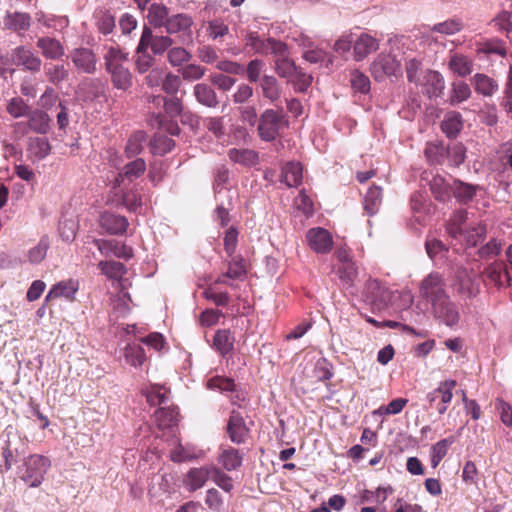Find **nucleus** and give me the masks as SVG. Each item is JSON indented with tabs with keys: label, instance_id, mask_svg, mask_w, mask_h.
I'll list each match as a JSON object with an SVG mask.
<instances>
[{
	"label": "nucleus",
	"instance_id": "nucleus-1",
	"mask_svg": "<svg viewBox=\"0 0 512 512\" xmlns=\"http://www.w3.org/2000/svg\"><path fill=\"white\" fill-rule=\"evenodd\" d=\"M429 40V36L421 37L419 40H411L409 38L401 37L396 39L399 48L403 50V57L400 59L405 62L407 78L410 82H418V71L422 64V55L424 54L425 42Z\"/></svg>",
	"mask_w": 512,
	"mask_h": 512
},
{
	"label": "nucleus",
	"instance_id": "nucleus-2",
	"mask_svg": "<svg viewBox=\"0 0 512 512\" xmlns=\"http://www.w3.org/2000/svg\"><path fill=\"white\" fill-rule=\"evenodd\" d=\"M98 268L101 273L110 279L118 280L120 287V294L113 300L115 309H119L121 313H126L129 310L128 302H131L130 295L125 292V281L122 280L123 275L126 273V267L116 261H100Z\"/></svg>",
	"mask_w": 512,
	"mask_h": 512
},
{
	"label": "nucleus",
	"instance_id": "nucleus-3",
	"mask_svg": "<svg viewBox=\"0 0 512 512\" xmlns=\"http://www.w3.org/2000/svg\"><path fill=\"white\" fill-rule=\"evenodd\" d=\"M288 126L283 110L266 109L259 118L258 133L262 140L272 141Z\"/></svg>",
	"mask_w": 512,
	"mask_h": 512
},
{
	"label": "nucleus",
	"instance_id": "nucleus-4",
	"mask_svg": "<svg viewBox=\"0 0 512 512\" xmlns=\"http://www.w3.org/2000/svg\"><path fill=\"white\" fill-rule=\"evenodd\" d=\"M24 466L25 471L22 473L21 479L30 487H38L44 480V475L51 463L47 457L34 454L25 460Z\"/></svg>",
	"mask_w": 512,
	"mask_h": 512
},
{
	"label": "nucleus",
	"instance_id": "nucleus-5",
	"mask_svg": "<svg viewBox=\"0 0 512 512\" xmlns=\"http://www.w3.org/2000/svg\"><path fill=\"white\" fill-rule=\"evenodd\" d=\"M481 280L477 272L460 268L453 284L456 293L464 300L473 299L480 293Z\"/></svg>",
	"mask_w": 512,
	"mask_h": 512
},
{
	"label": "nucleus",
	"instance_id": "nucleus-6",
	"mask_svg": "<svg viewBox=\"0 0 512 512\" xmlns=\"http://www.w3.org/2000/svg\"><path fill=\"white\" fill-rule=\"evenodd\" d=\"M419 295L431 306L448 297L444 278L437 272L427 275L420 284Z\"/></svg>",
	"mask_w": 512,
	"mask_h": 512
},
{
	"label": "nucleus",
	"instance_id": "nucleus-7",
	"mask_svg": "<svg viewBox=\"0 0 512 512\" xmlns=\"http://www.w3.org/2000/svg\"><path fill=\"white\" fill-rule=\"evenodd\" d=\"M431 314L435 320L449 328L458 326L461 319L459 307L450 296L432 305Z\"/></svg>",
	"mask_w": 512,
	"mask_h": 512
},
{
	"label": "nucleus",
	"instance_id": "nucleus-8",
	"mask_svg": "<svg viewBox=\"0 0 512 512\" xmlns=\"http://www.w3.org/2000/svg\"><path fill=\"white\" fill-rule=\"evenodd\" d=\"M391 291L380 281L369 279L364 288L363 297L373 310L386 308L391 300Z\"/></svg>",
	"mask_w": 512,
	"mask_h": 512
},
{
	"label": "nucleus",
	"instance_id": "nucleus-9",
	"mask_svg": "<svg viewBox=\"0 0 512 512\" xmlns=\"http://www.w3.org/2000/svg\"><path fill=\"white\" fill-rule=\"evenodd\" d=\"M397 54H379L372 62L371 74L377 81L386 77L396 76L401 71V60Z\"/></svg>",
	"mask_w": 512,
	"mask_h": 512
},
{
	"label": "nucleus",
	"instance_id": "nucleus-10",
	"mask_svg": "<svg viewBox=\"0 0 512 512\" xmlns=\"http://www.w3.org/2000/svg\"><path fill=\"white\" fill-rule=\"evenodd\" d=\"M173 44L172 38L164 35L154 36L151 28L145 25L139 40V50L144 51L150 48L154 55H162L168 52Z\"/></svg>",
	"mask_w": 512,
	"mask_h": 512
},
{
	"label": "nucleus",
	"instance_id": "nucleus-11",
	"mask_svg": "<svg viewBox=\"0 0 512 512\" xmlns=\"http://www.w3.org/2000/svg\"><path fill=\"white\" fill-rule=\"evenodd\" d=\"M284 44L274 38H261L256 33H249L245 38V46L262 56L270 54L274 56Z\"/></svg>",
	"mask_w": 512,
	"mask_h": 512
},
{
	"label": "nucleus",
	"instance_id": "nucleus-12",
	"mask_svg": "<svg viewBox=\"0 0 512 512\" xmlns=\"http://www.w3.org/2000/svg\"><path fill=\"white\" fill-rule=\"evenodd\" d=\"M226 272L220 274L215 280V284L228 285L234 288V284L229 283L227 280H244L247 275V269L244 264L243 258L240 256H233L228 261Z\"/></svg>",
	"mask_w": 512,
	"mask_h": 512
},
{
	"label": "nucleus",
	"instance_id": "nucleus-13",
	"mask_svg": "<svg viewBox=\"0 0 512 512\" xmlns=\"http://www.w3.org/2000/svg\"><path fill=\"white\" fill-rule=\"evenodd\" d=\"M306 239L309 247L316 253H327L333 246L331 234L321 227L311 228L308 230Z\"/></svg>",
	"mask_w": 512,
	"mask_h": 512
},
{
	"label": "nucleus",
	"instance_id": "nucleus-14",
	"mask_svg": "<svg viewBox=\"0 0 512 512\" xmlns=\"http://www.w3.org/2000/svg\"><path fill=\"white\" fill-rule=\"evenodd\" d=\"M70 58L75 67L87 74H93L96 71L97 57L89 48H76L71 51Z\"/></svg>",
	"mask_w": 512,
	"mask_h": 512
},
{
	"label": "nucleus",
	"instance_id": "nucleus-15",
	"mask_svg": "<svg viewBox=\"0 0 512 512\" xmlns=\"http://www.w3.org/2000/svg\"><path fill=\"white\" fill-rule=\"evenodd\" d=\"M93 243L100 253L106 257L115 256L117 258L129 259L133 256L132 248L117 240L94 239Z\"/></svg>",
	"mask_w": 512,
	"mask_h": 512
},
{
	"label": "nucleus",
	"instance_id": "nucleus-16",
	"mask_svg": "<svg viewBox=\"0 0 512 512\" xmlns=\"http://www.w3.org/2000/svg\"><path fill=\"white\" fill-rule=\"evenodd\" d=\"M299 67L289 57V50L286 44L274 55V69L277 75L284 79H291Z\"/></svg>",
	"mask_w": 512,
	"mask_h": 512
},
{
	"label": "nucleus",
	"instance_id": "nucleus-17",
	"mask_svg": "<svg viewBox=\"0 0 512 512\" xmlns=\"http://www.w3.org/2000/svg\"><path fill=\"white\" fill-rule=\"evenodd\" d=\"M11 60L15 65L23 66L26 70L32 72H38L41 69V59L23 46L17 47L12 51Z\"/></svg>",
	"mask_w": 512,
	"mask_h": 512
},
{
	"label": "nucleus",
	"instance_id": "nucleus-18",
	"mask_svg": "<svg viewBox=\"0 0 512 512\" xmlns=\"http://www.w3.org/2000/svg\"><path fill=\"white\" fill-rule=\"evenodd\" d=\"M379 49V40L368 33H361L354 39L353 53L356 61H362Z\"/></svg>",
	"mask_w": 512,
	"mask_h": 512
},
{
	"label": "nucleus",
	"instance_id": "nucleus-19",
	"mask_svg": "<svg viewBox=\"0 0 512 512\" xmlns=\"http://www.w3.org/2000/svg\"><path fill=\"white\" fill-rule=\"evenodd\" d=\"M227 432L232 442L241 444L245 441L248 429L246 428L242 415L238 411L233 410L231 412Z\"/></svg>",
	"mask_w": 512,
	"mask_h": 512
},
{
	"label": "nucleus",
	"instance_id": "nucleus-20",
	"mask_svg": "<svg viewBox=\"0 0 512 512\" xmlns=\"http://www.w3.org/2000/svg\"><path fill=\"white\" fill-rule=\"evenodd\" d=\"M211 476V465L192 468L188 471L185 484L189 491L202 488Z\"/></svg>",
	"mask_w": 512,
	"mask_h": 512
},
{
	"label": "nucleus",
	"instance_id": "nucleus-21",
	"mask_svg": "<svg viewBox=\"0 0 512 512\" xmlns=\"http://www.w3.org/2000/svg\"><path fill=\"white\" fill-rule=\"evenodd\" d=\"M105 54L103 56L107 72L115 70L124 65L128 60V53L120 49L118 45H105Z\"/></svg>",
	"mask_w": 512,
	"mask_h": 512
},
{
	"label": "nucleus",
	"instance_id": "nucleus-22",
	"mask_svg": "<svg viewBox=\"0 0 512 512\" xmlns=\"http://www.w3.org/2000/svg\"><path fill=\"white\" fill-rule=\"evenodd\" d=\"M424 92L429 98H436L442 95L445 82L442 75L437 71H427L424 76Z\"/></svg>",
	"mask_w": 512,
	"mask_h": 512
},
{
	"label": "nucleus",
	"instance_id": "nucleus-23",
	"mask_svg": "<svg viewBox=\"0 0 512 512\" xmlns=\"http://www.w3.org/2000/svg\"><path fill=\"white\" fill-rule=\"evenodd\" d=\"M259 86L263 97L271 103H275L281 98L282 87L274 76L264 75L260 79Z\"/></svg>",
	"mask_w": 512,
	"mask_h": 512
},
{
	"label": "nucleus",
	"instance_id": "nucleus-24",
	"mask_svg": "<svg viewBox=\"0 0 512 512\" xmlns=\"http://www.w3.org/2000/svg\"><path fill=\"white\" fill-rule=\"evenodd\" d=\"M101 227L110 234H121L126 231L128 221L124 216L105 212L100 218Z\"/></svg>",
	"mask_w": 512,
	"mask_h": 512
},
{
	"label": "nucleus",
	"instance_id": "nucleus-25",
	"mask_svg": "<svg viewBox=\"0 0 512 512\" xmlns=\"http://www.w3.org/2000/svg\"><path fill=\"white\" fill-rule=\"evenodd\" d=\"M37 47L47 59H59L64 55V48L61 43L51 37H41L37 40Z\"/></svg>",
	"mask_w": 512,
	"mask_h": 512
},
{
	"label": "nucleus",
	"instance_id": "nucleus-26",
	"mask_svg": "<svg viewBox=\"0 0 512 512\" xmlns=\"http://www.w3.org/2000/svg\"><path fill=\"white\" fill-rule=\"evenodd\" d=\"M474 90L484 97H492L498 91V83L491 77L477 73L472 78Z\"/></svg>",
	"mask_w": 512,
	"mask_h": 512
},
{
	"label": "nucleus",
	"instance_id": "nucleus-27",
	"mask_svg": "<svg viewBox=\"0 0 512 512\" xmlns=\"http://www.w3.org/2000/svg\"><path fill=\"white\" fill-rule=\"evenodd\" d=\"M463 128L462 115L457 111H449L445 114L441 122V129L443 133L449 137H456Z\"/></svg>",
	"mask_w": 512,
	"mask_h": 512
},
{
	"label": "nucleus",
	"instance_id": "nucleus-28",
	"mask_svg": "<svg viewBox=\"0 0 512 512\" xmlns=\"http://www.w3.org/2000/svg\"><path fill=\"white\" fill-rule=\"evenodd\" d=\"M78 290V283L74 280L61 281L55 284L48 294L46 295V301H50L55 298L64 297L68 300L73 299L75 293Z\"/></svg>",
	"mask_w": 512,
	"mask_h": 512
},
{
	"label": "nucleus",
	"instance_id": "nucleus-29",
	"mask_svg": "<svg viewBox=\"0 0 512 512\" xmlns=\"http://www.w3.org/2000/svg\"><path fill=\"white\" fill-rule=\"evenodd\" d=\"M51 146L47 138L33 137L28 141V155L33 161H40L49 155Z\"/></svg>",
	"mask_w": 512,
	"mask_h": 512
},
{
	"label": "nucleus",
	"instance_id": "nucleus-30",
	"mask_svg": "<svg viewBox=\"0 0 512 512\" xmlns=\"http://www.w3.org/2000/svg\"><path fill=\"white\" fill-rule=\"evenodd\" d=\"M192 18L187 14H176L168 18L165 29L169 34L180 32L191 34Z\"/></svg>",
	"mask_w": 512,
	"mask_h": 512
},
{
	"label": "nucleus",
	"instance_id": "nucleus-31",
	"mask_svg": "<svg viewBox=\"0 0 512 512\" xmlns=\"http://www.w3.org/2000/svg\"><path fill=\"white\" fill-rule=\"evenodd\" d=\"M489 282L495 286L502 287L509 282V273L502 263H492L484 271Z\"/></svg>",
	"mask_w": 512,
	"mask_h": 512
},
{
	"label": "nucleus",
	"instance_id": "nucleus-32",
	"mask_svg": "<svg viewBox=\"0 0 512 512\" xmlns=\"http://www.w3.org/2000/svg\"><path fill=\"white\" fill-rule=\"evenodd\" d=\"M193 93L196 100L204 106L215 108L219 103L214 89L207 84H196Z\"/></svg>",
	"mask_w": 512,
	"mask_h": 512
},
{
	"label": "nucleus",
	"instance_id": "nucleus-33",
	"mask_svg": "<svg viewBox=\"0 0 512 512\" xmlns=\"http://www.w3.org/2000/svg\"><path fill=\"white\" fill-rule=\"evenodd\" d=\"M228 157L232 162L246 167H251L258 163V153L251 149H230Z\"/></svg>",
	"mask_w": 512,
	"mask_h": 512
},
{
	"label": "nucleus",
	"instance_id": "nucleus-34",
	"mask_svg": "<svg viewBox=\"0 0 512 512\" xmlns=\"http://www.w3.org/2000/svg\"><path fill=\"white\" fill-rule=\"evenodd\" d=\"M283 181L288 187H297L303 178V169L298 162H288L282 169Z\"/></svg>",
	"mask_w": 512,
	"mask_h": 512
},
{
	"label": "nucleus",
	"instance_id": "nucleus-35",
	"mask_svg": "<svg viewBox=\"0 0 512 512\" xmlns=\"http://www.w3.org/2000/svg\"><path fill=\"white\" fill-rule=\"evenodd\" d=\"M235 338L230 330H218L213 339L214 348L225 356L233 350Z\"/></svg>",
	"mask_w": 512,
	"mask_h": 512
},
{
	"label": "nucleus",
	"instance_id": "nucleus-36",
	"mask_svg": "<svg viewBox=\"0 0 512 512\" xmlns=\"http://www.w3.org/2000/svg\"><path fill=\"white\" fill-rule=\"evenodd\" d=\"M28 126L36 133L46 134L50 128V118L47 113L35 110L29 115Z\"/></svg>",
	"mask_w": 512,
	"mask_h": 512
},
{
	"label": "nucleus",
	"instance_id": "nucleus-37",
	"mask_svg": "<svg viewBox=\"0 0 512 512\" xmlns=\"http://www.w3.org/2000/svg\"><path fill=\"white\" fill-rule=\"evenodd\" d=\"M382 202V190L379 186H371L365 194L363 206L368 215H374Z\"/></svg>",
	"mask_w": 512,
	"mask_h": 512
},
{
	"label": "nucleus",
	"instance_id": "nucleus-38",
	"mask_svg": "<svg viewBox=\"0 0 512 512\" xmlns=\"http://www.w3.org/2000/svg\"><path fill=\"white\" fill-rule=\"evenodd\" d=\"M168 9L166 6L153 3L148 8L147 19L154 27H165L168 21Z\"/></svg>",
	"mask_w": 512,
	"mask_h": 512
},
{
	"label": "nucleus",
	"instance_id": "nucleus-39",
	"mask_svg": "<svg viewBox=\"0 0 512 512\" xmlns=\"http://www.w3.org/2000/svg\"><path fill=\"white\" fill-rule=\"evenodd\" d=\"M155 420L161 429L169 428L178 421V412L173 407L161 406L155 411Z\"/></svg>",
	"mask_w": 512,
	"mask_h": 512
},
{
	"label": "nucleus",
	"instance_id": "nucleus-40",
	"mask_svg": "<svg viewBox=\"0 0 512 512\" xmlns=\"http://www.w3.org/2000/svg\"><path fill=\"white\" fill-rule=\"evenodd\" d=\"M218 460L224 469L227 471H233L241 466L242 455L234 448H227L223 449Z\"/></svg>",
	"mask_w": 512,
	"mask_h": 512
},
{
	"label": "nucleus",
	"instance_id": "nucleus-41",
	"mask_svg": "<svg viewBox=\"0 0 512 512\" xmlns=\"http://www.w3.org/2000/svg\"><path fill=\"white\" fill-rule=\"evenodd\" d=\"M467 212L464 210L455 212L452 217L449 220V223L447 225V232L448 234L453 237L457 238L458 236L462 235V233L465 231V228H468L469 225H467Z\"/></svg>",
	"mask_w": 512,
	"mask_h": 512
},
{
	"label": "nucleus",
	"instance_id": "nucleus-42",
	"mask_svg": "<svg viewBox=\"0 0 512 512\" xmlns=\"http://www.w3.org/2000/svg\"><path fill=\"white\" fill-rule=\"evenodd\" d=\"M486 235V228L481 223H469L468 228L462 233L466 244L468 246H476L482 242Z\"/></svg>",
	"mask_w": 512,
	"mask_h": 512
},
{
	"label": "nucleus",
	"instance_id": "nucleus-43",
	"mask_svg": "<svg viewBox=\"0 0 512 512\" xmlns=\"http://www.w3.org/2000/svg\"><path fill=\"white\" fill-rule=\"evenodd\" d=\"M472 91L464 81H456L452 83L449 103L458 105L471 97Z\"/></svg>",
	"mask_w": 512,
	"mask_h": 512
},
{
	"label": "nucleus",
	"instance_id": "nucleus-44",
	"mask_svg": "<svg viewBox=\"0 0 512 512\" xmlns=\"http://www.w3.org/2000/svg\"><path fill=\"white\" fill-rule=\"evenodd\" d=\"M4 24L7 28L15 31L27 30L30 26V16L22 12L8 13L5 16Z\"/></svg>",
	"mask_w": 512,
	"mask_h": 512
},
{
	"label": "nucleus",
	"instance_id": "nucleus-45",
	"mask_svg": "<svg viewBox=\"0 0 512 512\" xmlns=\"http://www.w3.org/2000/svg\"><path fill=\"white\" fill-rule=\"evenodd\" d=\"M49 247L50 239L47 235H43L38 244L28 251L29 262L32 264L41 263L45 259Z\"/></svg>",
	"mask_w": 512,
	"mask_h": 512
},
{
	"label": "nucleus",
	"instance_id": "nucleus-46",
	"mask_svg": "<svg viewBox=\"0 0 512 512\" xmlns=\"http://www.w3.org/2000/svg\"><path fill=\"white\" fill-rule=\"evenodd\" d=\"M45 75L52 84L59 85L68 79L69 70L64 64H48L45 66Z\"/></svg>",
	"mask_w": 512,
	"mask_h": 512
},
{
	"label": "nucleus",
	"instance_id": "nucleus-47",
	"mask_svg": "<svg viewBox=\"0 0 512 512\" xmlns=\"http://www.w3.org/2000/svg\"><path fill=\"white\" fill-rule=\"evenodd\" d=\"M108 73L111 75L112 82L117 89L126 90L131 86L132 75L124 65L108 71Z\"/></svg>",
	"mask_w": 512,
	"mask_h": 512
},
{
	"label": "nucleus",
	"instance_id": "nucleus-48",
	"mask_svg": "<svg viewBox=\"0 0 512 512\" xmlns=\"http://www.w3.org/2000/svg\"><path fill=\"white\" fill-rule=\"evenodd\" d=\"M124 358L134 367L141 366L146 360L144 350L138 344H128L124 349Z\"/></svg>",
	"mask_w": 512,
	"mask_h": 512
},
{
	"label": "nucleus",
	"instance_id": "nucleus-49",
	"mask_svg": "<svg viewBox=\"0 0 512 512\" xmlns=\"http://www.w3.org/2000/svg\"><path fill=\"white\" fill-rule=\"evenodd\" d=\"M449 68L458 76L465 77L472 71V62L463 55H453L449 61Z\"/></svg>",
	"mask_w": 512,
	"mask_h": 512
},
{
	"label": "nucleus",
	"instance_id": "nucleus-50",
	"mask_svg": "<svg viewBox=\"0 0 512 512\" xmlns=\"http://www.w3.org/2000/svg\"><path fill=\"white\" fill-rule=\"evenodd\" d=\"M145 170H146L145 161L141 158H138V159L125 165L124 173L118 175V177L116 178V182H117V184H119L120 180H122L123 177H126L131 181L135 178H138L140 175H142Z\"/></svg>",
	"mask_w": 512,
	"mask_h": 512
},
{
	"label": "nucleus",
	"instance_id": "nucleus-51",
	"mask_svg": "<svg viewBox=\"0 0 512 512\" xmlns=\"http://www.w3.org/2000/svg\"><path fill=\"white\" fill-rule=\"evenodd\" d=\"M453 193L456 199L461 203L471 201L475 195L476 187L461 181H455L453 184Z\"/></svg>",
	"mask_w": 512,
	"mask_h": 512
},
{
	"label": "nucleus",
	"instance_id": "nucleus-52",
	"mask_svg": "<svg viewBox=\"0 0 512 512\" xmlns=\"http://www.w3.org/2000/svg\"><path fill=\"white\" fill-rule=\"evenodd\" d=\"M190 59L191 54L184 47H173L172 45L167 52V61L173 67L181 66L182 64L188 62Z\"/></svg>",
	"mask_w": 512,
	"mask_h": 512
},
{
	"label": "nucleus",
	"instance_id": "nucleus-53",
	"mask_svg": "<svg viewBox=\"0 0 512 512\" xmlns=\"http://www.w3.org/2000/svg\"><path fill=\"white\" fill-rule=\"evenodd\" d=\"M146 141V134L144 132L138 131L131 135L128 139L125 152L128 157H133L138 155L143 147V143Z\"/></svg>",
	"mask_w": 512,
	"mask_h": 512
},
{
	"label": "nucleus",
	"instance_id": "nucleus-54",
	"mask_svg": "<svg viewBox=\"0 0 512 512\" xmlns=\"http://www.w3.org/2000/svg\"><path fill=\"white\" fill-rule=\"evenodd\" d=\"M350 83L355 92L366 94L370 91L369 78L358 70L351 72Z\"/></svg>",
	"mask_w": 512,
	"mask_h": 512
},
{
	"label": "nucleus",
	"instance_id": "nucleus-55",
	"mask_svg": "<svg viewBox=\"0 0 512 512\" xmlns=\"http://www.w3.org/2000/svg\"><path fill=\"white\" fill-rule=\"evenodd\" d=\"M210 479L225 492H230L233 489L231 478L214 465H211Z\"/></svg>",
	"mask_w": 512,
	"mask_h": 512
},
{
	"label": "nucleus",
	"instance_id": "nucleus-56",
	"mask_svg": "<svg viewBox=\"0 0 512 512\" xmlns=\"http://www.w3.org/2000/svg\"><path fill=\"white\" fill-rule=\"evenodd\" d=\"M452 443V439H442L432 446L431 463L433 467H436L446 456L448 448Z\"/></svg>",
	"mask_w": 512,
	"mask_h": 512
},
{
	"label": "nucleus",
	"instance_id": "nucleus-57",
	"mask_svg": "<svg viewBox=\"0 0 512 512\" xmlns=\"http://www.w3.org/2000/svg\"><path fill=\"white\" fill-rule=\"evenodd\" d=\"M313 77L305 73L301 68L288 81L292 83L293 87L298 92H305L311 85Z\"/></svg>",
	"mask_w": 512,
	"mask_h": 512
},
{
	"label": "nucleus",
	"instance_id": "nucleus-58",
	"mask_svg": "<svg viewBox=\"0 0 512 512\" xmlns=\"http://www.w3.org/2000/svg\"><path fill=\"white\" fill-rule=\"evenodd\" d=\"M463 25L459 19H449L444 22L435 24L432 31L445 34L454 35L462 29Z\"/></svg>",
	"mask_w": 512,
	"mask_h": 512
},
{
	"label": "nucleus",
	"instance_id": "nucleus-59",
	"mask_svg": "<svg viewBox=\"0 0 512 512\" xmlns=\"http://www.w3.org/2000/svg\"><path fill=\"white\" fill-rule=\"evenodd\" d=\"M136 69L139 73H145L149 71L154 65L155 59L154 57L148 53V50L141 51L139 50V45L136 48Z\"/></svg>",
	"mask_w": 512,
	"mask_h": 512
},
{
	"label": "nucleus",
	"instance_id": "nucleus-60",
	"mask_svg": "<svg viewBox=\"0 0 512 512\" xmlns=\"http://www.w3.org/2000/svg\"><path fill=\"white\" fill-rule=\"evenodd\" d=\"M207 387L211 390L226 392L233 391L235 388V383L231 378L215 376L208 380Z\"/></svg>",
	"mask_w": 512,
	"mask_h": 512
},
{
	"label": "nucleus",
	"instance_id": "nucleus-61",
	"mask_svg": "<svg viewBox=\"0 0 512 512\" xmlns=\"http://www.w3.org/2000/svg\"><path fill=\"white\" fill-rule=\"evenodd\" d=\"M425 156L432 163H440L445 154V148L440 143H428L425 148Z\"/></svg>",
	"mask_w": 512,
	"mask_h": 512
},
{
	"label": "nucleus",
	"instance_id": "nucleus-62",
	"mask_svg": "<svg viewBox=\"0 0 512 512\" xmlns=\"http://www.w3.org/2000/svg\"><path fill=\"white\" fill-rule=\"evenodd\" d=\"M145 396L147 402L150 405H164L167 401L166 392H162V388L160 386L154 385L148 388L145 392Z\"/></svg>",
	"mask_w": 512,
	"mask_h": 512
},
{
	"label": "nucleus",
	"instance_id": "nucleus-63",
	"mask_svg": "<svg viewBox=\"0 0 512 512\" xmlns=\"http://www.w3.org/2000/svg\"><path fill=\"white\" fill-rule=\"evenodd\" d=\"M495 408L500 415L501 422L507 426L512 427V407L501 398L495 401Z\"/></svg>",
	"mask_w": 512,
	"mask_h": 512
},
{
	"label": "nucleus",
	"instance_id": "nucleus-64",
	"mask_svg": "<svg viewBox=\"0 0 512 512\" xmlns=\"http://www.w3.org/2000/svg\"><path fill=\"white\" fill-rule=\"evenodd\" d=\"M206 69L198 64H188L181 69V75L186 81H196L205 75Z\"/></svg>",
	"mask_w": 512,
	"mask_h": 512
}]
</instances>
